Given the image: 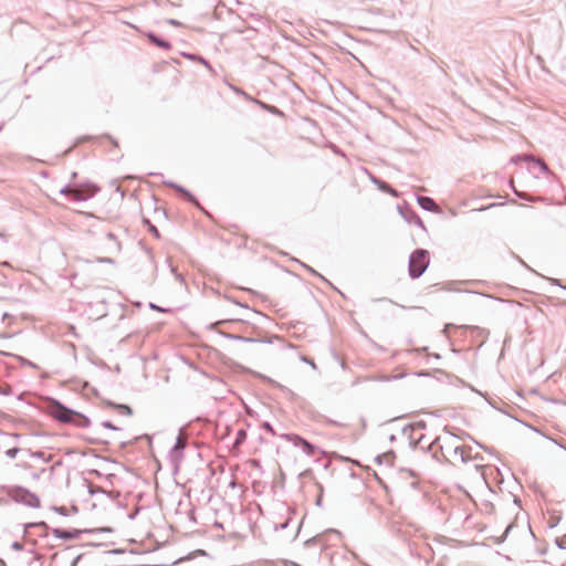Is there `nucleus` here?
<instances>
[{"instance_id":"nucleus-1","label":"nucleus","mask_w":566,"mask_h":566,"mask_svg":"<svg viewBox=\"0 0 566 566\" xmlns=\"http://www.w3.org/2000/svg\"><path fill=\"white\" fill-rule=\"evenodd\" d=\"M442 455L452 464L465 462L470 458L469 449L454 438H451L440 447Z\"/></svg>"},{"instance_id":"nucleus-2","label":"nucleus","mask_w":566,"mask_h":566,"mask_svg":"<svg viewBox=\"0 0 566 566\" xmlns=\"http://www.w3.org/2000/svg\"><path fill=\"white\" fill-rule=\"evenodd\" d=\"M429 265V253L427 250H416L409 260V273L411 277H419Z\"/></svg>"},{"instance_id":"nucleus-3","label":"nucleus","mask_w":566,"mask_h":566,"mask_svg":"<svg viewBox=\"0 0 566 566\" xmlns=\"http://www.w3.org/2000/svg\"><path fill=\"white\" fill-rule=\"evenodd\" d=\"M10 495L15 501L25 503L27 505H38V497L25 489L17 488L10 491Z\"/></svg>"},{"instance_id":"nucleus-4","label":"nucleus","mask_w":566,"mask_h":566,"mask_svg":"<svg viewBox=\"0 0 566 566\" xmlns=\"http://www.w3.org/2000/svg\"><path fill=\"white\" fill-rule=\"evenodd\" d=\"M51 415L62 421V422H72L76 417V413L61 405H55L51 408Z\"/></svg>"},{"instance_id":"nucleus-5","label":"nucleus","mask_w":566,"mask_h":566,"mask_svg":"<svg viewBox=\"0 0 566 566\" xmlns=\"http://www.w3.org/2000/svg\"><path fill=\"white\" fill-rule=\"evenodd\" d=\"M286 439L292 442L294 446H300L303 448L304 452L308 455H313L315 453V447L311 444L305 439L301 438L297 434H289Z\"/></svg>"},{"instance_id":"nucleus-6","label":"nucleus","mask_w":566,"mask_h":566,"mask_svg":"<svg viewBox=\"0 0 566 566\" xmlns=\"http://www.w3.org/2000/svg\"><path fill=\"white\" fill-rule=\"evenodd\" d=\"M61 192L71 196V198L76 201L85 200L92 196V192L88 189L64 188Z\"/></svg>"},{"instance_id":"nucleus-7","label":"nucleus","mask_w":566,"mask_h":566,"mask_svg":"<svg viewBox=\"0 0 566 566\" xmlns=\"http://www.w3.org/2000/svg\"><path fill=\"white\" fill-rule=\"evenodd\" d=\"M448 329L452 331L453 333H460V332H470L471 334H478L481 335L483 331L476 326H455V325H448Z\"/></svg>"},{"instance_id":"nucleus-8","label":"nucleus","mask_w":566,"mask_h":566,"mask_svg":"<svg viewBox=\"0 0 566 566\" xmlns=\"http://www.w3.org/2000/svg\"><path fill=\"white\" fill-rule=\"evenodd\" d=\"M418 203L421 206V208H423L428 211H433V212L438 211L437 203L433 201V199H431L429 197H419Z\"/></svg>"},{"instance_id":"nucleus-9","label":"nucleus","mask_w":566,"mask_h":566,"mask_svg":"<svg viewBox=\"0 0 566 566\" xmlns=\"http://www.w3.org/2000/svg\"><path fill=\"white\" fill-rule=\"evenodd\" d=\"M373 181L379 187V189H381L382 191H386L388 192L389 195L394 196V197H398V193L397 191L391 188L388 184L384 182V181H380V180H377L376 178H373Z\"/></svg>"},{"instance_id":"nucleus-10","label":"nucleus","mask_w":566,"mask_h":566,"mask_svg":"<svg viewBox=\"0 0 566 566\" xmlns=\"http://www.w3.org/2000/svg\"><path fill=\"white\" fill-rule=\"evenodd\" d=\"M101 143L103 145H105L107 143V144H111L114 148H118V143L114 138H112L111 136H103V137H101Z\"/></svg>"},{"instance_id":"nucleus-11","label":"nucleus","mask_w":566,"mask_h":566,"mask_svg":"<svg viewBox=\"0 0 566 566\" xmlns=\"http://www.w3.org/2000/svg\"><path fill=\"white\" fill-rule=\"evenodd\" d=\"M19 452H21V450L17 447L9 448L4 451L6 455L9 458H15Z\"/></svg>"},{"instance_id":"nucleus-12","label":"nucleus","mask_w":566,"mask_h":566,"mask_svg":"<svg viewBox=\"0 0 566 566\" xmlns=\"http://www.w3.org/2000/svg\"><path fill=\"white\" fill-rule=\"evenodd\" d=\"M149 39L155 43L157 44L158 46H161V48H165V49H169V44L167 42H164L161 40H158L156 39L154 35H149Z\"/></svg>"},{"instance_id":"nucleus-13","label":"nucleus","mask_w":566,"mask_h":566,"mask_svg":"<svg viewBox=\"0 0 566 566\" xmlns=\"http://www.w3.org/2000/svg\"><path fill=\"white\" fill-rule=\"evenodd\" d=\"M149 230L156 235V237H159V232L158 230L156 229V227L149 224Z\"/></svg>"}]
</instances>
